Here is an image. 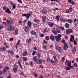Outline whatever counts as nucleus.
<instances>
[{
  "label": "nucleus",
  "instance_id": "1",
  "mask_svg": "<svg viewBox=\"0 0 78 78\" xmlns=\"http://www.w3.org/2000/svg\"><path fill=\"white\" fill-rule=\"evenodd\" d=\"M73 30L67 29L66 31V33L68 34H70V33H73Z\"/></svg>",
  "mask_w": 78,
  "mask_h": 78
},
{
  "label": "nucleus",
  "instance_id": "2",
  "mask_svg": "<svg viewBox=\"0 0 78 78\" xmlns=\"http://www.w3.org/2000/svg\"><path fill=\"white\" fill-rule=\"evenodd\" d=\"M17 65H15L13 68V70L14 72V73H16L17 71Z\"/></svg>",
  "mask_w": 78,
  "mask_h": 78
},
{
  "label": "nucleus",
  "instance_id": "3",
  "mask_svg": "<svg viewBox=\"0 0 78 78\" xmlns=\"http://www.w3.org/2000/svg\"><path fill=\"white\" fill-rule=\"evenodd\" d=\"M6 23L7 25H9V23H13V21L11 19L9 20H6Z\"/></svg>",
  "mask_w": 78,
  "mask_h": 78
},
{
  "label": "nucleus",
  "instance_id": "4",
  "mask_svg": "<svg viewBox=\"0 0 78 78\" xmlns=\"http://www.w3.org/2000/svg\"><path fill=\"white\" fill-rule=\"evenodd\" d=\"M66 62L67 64V66L68 67H71L72 66V63L70 61H68V60H66Z\"/></svg>",
  "mask_w": 78,
  "mask_h": 78
},
{
  "label": "nucleus",
  "instance_id": "5",
  "mask_svg": "<svg viewBox=\"0 0 78 78\" xmlns=\"http://www.w3.org/2000/svg\"><path fill=\"white\" fill-rule=\"evenodd\" d=\"M51 31L55 35H57L58 34V33H57V32L55 31V28H53V29L51 30Z\"/></svg>",
  "mask_w": 78,
  "mask_h": 78
},
{
  "label": "nucleus",
  "instance_id": "6",
  "mask_svg": "<svg viewBox=\"0 0 78 78\" xmlns=\"http://www.w3.org/2000/svg\"><path fill=\"white\" fill-rule=\"evenodd\" d=\"M5 12L7 13H8V14H11V11L8 8H7L6 10H5Z\"/></svg>",
  "mask_w": 78,
  "mask_h": 78
},
{
  "label": "nucleus",
  "instance_id": "7",
  "mask_svg": "<svg viewBox=\"0 0 78 78\" xmlns=\"http://www.w3.org/2000/svg\"><path fill=\"white\" fill-rule=\"evenodd\" d=\"M48 24L50 27H53L54 25V24L52 22H48Z\"/></svg>",
  "mask_w": 78,
  "mask_h": 78
},
{
  "label": "nucleus",
  "instance_id": "8",
  "mask_svg": "<svg viewBox=\"0 0 78 78\" xmlns=\"http://www.w3.org/2000/svg\"><path fill=\"white\" fill-rule=\"evenodd\" d=\"M64 49L65 50H66L67 49V48H68V47H69L68 46V45L66 44V43H64Z\"/></svg>",
  "mask_w": 78,
  "mask_h": 78
},
{
  "label": "nucleus",
  "instance_id": "9",
  "mask_svg": "<svg viewBox=\"0 0 78 78\" xmlns=\"http://www.w3.org/2000/svg\"><path fill=\"white\" fill-rule=\"evenodd\" d=\"M31 33L32 35H34V36H36L37 35L36 32L33 30L31 31Z\"/></svg>",
  "mask_w": 78,
  "mask_h": 78
},
{
  "label": "nucleus",
  "instance_id": "10",
  "mask_svg": "<svg viewBox=\"0 0 78 78\" xmlns=\"http://www.w3.org/2000/svg\"><path fill=\"white\" fill-rule=\"evenodd\" d=\"M55 40L57 42H58V41H61V38L59 37L58 36H55Z\"/></svg>",
  "mask_w": 78,
  "mask_h": 78
},
{
  "label": "nucleus",
  "instance_id": "11",
  "mask_svg": "<svg viewBox=\"0 0 78 78\" xmlns=\"http://www.w3.org/2000/svg\"><path fill=\"white\" fill-rule=\"evenodd\" d=\"M55 49L56 50H57V51H60V50H61V48L58 46H57L55 47Z\"/></svg>",
  "mask_w": 78,
  "mask_h": 78
},
{
  "label": "nucleus",
  "instance_id": "12",
  "mask_svg": "<svg viewBox=\"0 0 78 78\" xmlns=\"http://www.w3.org/2000/svg\"><path fill=\"white\" fill-rule=\"evenodd\" d=\"M12 27L11 24L9 25V27L7 28L8 31H11L12 30Z\"/></svg>",
  "mask_w": 78,
  "mask_h": 78
},
{
  "label": "nucleus",
  "instance_id": "13",
  "mask_svg": "<svg viewBox=\"0 0 78 78\" xmlns=\"http://www.w3.org/2000/svg\"><path fill=\"white\" fill-rule=\"evenodd\" d=\"M27 24L29 27L30 28L31 27V25L32 24V23L31 22H30V21H28L27 22Z\"/></svg>",
  "mask_w": 78,
  "mask_h": 78
},
{
  "label": "nucleus",
  "instance_id": "14",
  "mask_svg": "<svg viewBox=\"0 0 78 78\" xmlns=\"http://www.w3.org/2000/svg\"><path fill=\"white\" fill-rule=\"evenodd\" d=\"M67 21L69 23H72V22H73V20H72V19H69L67 20Z\"/></svg>",
  "mask_w": 78,
  "mask_h": 78
},
{
  "label": "nucleus",
  "instance_id": "15",
  "mask_svg": "<svg viewBox=\"0 0 78 78\" xmlns=\"http://www.w3.org/2000/svg\"><path fill=\"white\" fill-rule=\"evenodd\" d=\"M27 55H28V52L27 51H25L23 53L22 55L23 56H26Z\"/></svg>",
  "mask_w": 78,
  "mask_h": 78
},
{
  "label": "nucleus",
  "instance_id": "16",
  "mask_svg": "<svg viewBox=\"0 0 78 78\" xmlns=\"http://www.w3.org/2000/svg\"><path fill=\"white\" fill-rule=\"evenodd\" d=\"M5 50H6V48L5 47L0 48V51H5Z\"/></svg>",
  "mask_w": 78,
  "mask_h": 78
},
{
  "label": "nucleus",
  "instance_id": "17",
  "mask_svg": "<svg viewBox=\"0 0 78 78\" xmlns=\"http://www.w3.org/2000/svg\"><path fill=\"white\" fill-rule=\"evenodd\" d=\"M71 38L70 39V41L71 42H73L74 40V36L71 35Z\"/></svg>",
  "mask_w": 78,
  "mask_h": 78
},
{
  "label": "nucleus",
  "instance_id": "18",
  "mask_svg": "<svg viewBox=\"0 0 78 78\" xmlns=\"http://www.w3.org/2000/svg\"><path fill=\"white\" fill-rule=\"evenodd\" d=\"M37 61H38V64H42V59H37Z\"/></svg>",
  "mask_w": 78,
  "mask_h": 78
},
{
  "label": "nucleus",
  "instance_id": "19",
  "mask_svg": "<svg viewBox=\"0 0 78 78\" xmlns=\"http://www.w3.org/2000/svg\"><path fill=\"white\" fill-rule=\"evenodd\" d=\"M50 39L52 41H54L55 40V37L53 35H51L50 36Z\"/></svg>",
  "mask_w": 78,
  "mask_h": 78
},
{
  "label": "nucleus",
  "instance_id": "20",
  "mask_svg": "<svg viewBox=\"0 0 78 78\" xmlns=\"http://www.w3.org/2000/svg\"><path fill=\"white\" fill-rule=\"evenodd\" d=\"M8 53H10L11 55H14V52L12 51H8Z\"/></svg>",
  "mask_w": 78,
  "mask_h": 78
},
{
  "label": "nucleus",
  "instance_id": "21",
  "mask_svg": "<svg viewBox=\"0 0 78 78\" xmlns=\"http://www.w3.org/2000/svg\"><path fill=\"white\" fill-rule=\"evenodd\" d=\"M41 12L42 13H43V14H46L47 13V11L44 9L42 10Z\"/></svg>",
  "mask_w": 78,
  "mask_h": 78
},
{
  "label": "nucleus",
  "instance_id": "22",
  "mask_svg": "<svg viewBox=\"0 0 78 78\" xmlns=\"http://www.w3.org/2000/svg\"><path fill=\"white\" fill-rule=\"evenodd\" d=\"M32 40H33V38L31 37H30L29 39V40H28V41H27V42H28V43H30V42H31Z\"/></svg>",
  "mask_w": 78,
  "mask_h": 78
},
{
  "label": "nucleus",
  "instance_id": "23",
  "mask_svg": "<svg viewBox=\"0 0 78 78\" xmlns=\"http://www.w3.org/2000/svg\"><path fill=\"white\" fill-rule=\"evenodd\" d=\"M46 20V16H43V17H42L43 21L44 22H45V21Z\"/></svg>",
  "mask_w": 78,
  "mask_h": 78
},
{
  "label": "nucleus",
  "instance_id": "24",
  "mask_svg": "<svg viewBox=\"0 0 78 78\" xmlns=\"http://www.w3.org/2000/svg\"><path fill=\"white\" fill-rule=\"evenodd\" d=\"M61 20L63 22H66L67 21V20L66 19H64L63 18L61 19Z\"/></svg>",
  "mask_w": 78,
  "mask_h": 78
},
{
  "label": "nucleus",
  "instance_id": "25",
  "mask_svg": "<svg viewBox=\"0 0 78 78\" xmlns=\"http://www.w3.org/2000/svg\"><path fill=\"white\" fill-rule=\"evenodd\" d=\"M65 69L66 70H71V67L70 66H68L66 67Z\"/></svg>",
  "mask_w": 78,
  "mask_h": 78
},
{
  "label": "nucleus",
  "instance_id": "26",
  "mask_svg": "<svg viewBox=\"0 0 78 78\" xmlns=\"http://www.w3.org/2000/svg\"><path fill=\"white\" fill-rule=\"evenodd\" d=\"M18 63L19 64V65L20 66L21 68L22 69H23V68L22 67V66H21V64H20V63H21V61L20 60L18 61Z\"/></svg>",
  "mask_w": 78,
  "mask_h": 78
},
{
  "label": "nucleus",
  "instance_id": "27",
  "mask_svg": "<svg viewBox=\"0 0 78 78\" xmlns=\"http://www.w3.org/2000/svg\"><path fill=\"white\" fill-rule=\"evenodd\" d=\"M76 48H75L72 49V53H75L76 51Z\"/></svg>",
  "mask_w": 78,
  "mask_h": 78
},
{
  "label": "nucleus",
  "instance_id": "28",
  "mask_svg": "<svg viewBox=\"0 0 78 78\" xmlns=\"http://www.w3.org/2000/svg\"><path fill=\"white\" fill-rule=\"evenodd\" d=\"M65 26L66 28H69V24L67 23H66Z\"/></svg>",
  "mask_w": 78,
  "mask_h": 78
},
{
  "label": "nucleus",
  "instance_id": "29",
  "mask_svg": "<svg viewBox=\"0 0 78 78\" xmlns=\"http://www.w3.org/2000/svg\"><path fill=\"white\" fill-rule=\"evenodd\" d=\"M2 23L5 25V26H6L7 27H9V24H6V22H2Z\"/></svg>",
  "mask_w": 78,
  "mask_h": 78
},
{
  "label": "nucleus",
  "instance_id": "30",
  "mask_svg": "<svg viewBox=\"0 0 78 78\" xmlns=\"http://www.w3.org/2000/svg\"><path fill=\"white\" fill-rule=\"evenodd\" d=\"M37 58V57L36 56H34L33 58V60H34V61L36 62H37V59H36Z\"/></svg>",
  "mask_w": 78,
  "mask_h": 78
},
{
  "label": "nucleus",
  "instance_id": "31",
  "mask_svg": "<svg viewBox=\"0 0 78 78\" xmlns=\"http://www.w3.org/2000/svg\"><path fill=\"white\" fill-rule=\"evenodd\" d=\"M28 27L27 26H26L25 28V32H27L28 30Z\"/></svg>",
  "mask_w": 78,
  "mask_h": 78
},
{
  "label": "nucleus",
  "instance_id": "32",
  "mask_svg": "<svg viewBox=\"0 0 78 78\" xmlns=\"http://www.w3.org/2000/svg\"><path fill=\"white\" fill-rule=\"evenodd\" d=\"M4 68L6 70H9V67L7 66H5L4 67Z\"/></svg>",
  "mask_w": 78,
  "mask_h": 78
},
{
  "label": "nucleus",
  "instance_id": "33",
  "mask_svg": "<svg viewBox=\"0 0 78 78\" xmlns=\"http://www.w3.org/2000/svg\"><path fill=\"white\" fill-rule=\"evenodd\" d=\"M68 1L70 3H71L72 5H74L75 4V3H74V2L73 1H72L71 0H68Z\"/></svg>",
  "mask_w": 78,
  "mask_h": 78
},
{
  "label": "nucleus",
  "instance_id": "34",
  "mask_svg": "<svg viewBox=\"0 0 78 78\" xmlns=\"http://www.w3.org/2000/svg\"><path fill=\"white\" fill-rule=\"evenodd\" d=\"M56 18L57 19V21H59V15L56 16H55Z\"/></svg>",
  "mask_w": 78,
  "mask_h": 78
},
{
  "label": "nucleus",
  "instance_id": "35",
  "mask_svg": "<svg viewBox=\"0 0 78 78\" xmlns=\"http://www.w3.org/2000/svg\"><path fill=\"white\" fill-rule=\"evenodd\" d=\"M22 59L24 61H27V58H26V57H23Z\"/></svg>",
  "mask_w": 78,
  "mask_h": 78
},
{
  "label": "nucleus",
  "instance_id": "36",
  "mask_svg": "<svg viewBox=\"0 0 78 78\" xmlns=\"http://www.w3.org/2000/svg\"><path fill=\"white\" fill-rule=\"evenodd\" d=\"M30 14H29V13L26 14V17L27 18H29V17H30Z\"/></svg>",
  "mask_w": 78,
  "mask_h": 78
},
{
  "label": "nucleus",
  "instance_id": "37",
  "mask_svg": "<svg viewBox=\"0 0 78 78\" xmlns=\"http://www.w3.org/2000/svg\"><path fill=\"white\" fill-rule=\"evenodd\" d=\"M27 20H28V19L27 18L25 20L23 21V23H26V22H27Z\"/></svg>",
  "mask_w": 78,
  "mask_h": 78
},
{
  "label": "nucleus",
  "instance_id": "38",
  "mask_svg": "<svg viewBox=\"0 0 78 78\" xmlns=\"http://www.w3.org/2000/svg\"><path fill=\"white\" fill-rule=\"evenodd\" d=\"M45 38L46 39V40L48 41V40H50V37L49 36H47L45 37Z\"/></svg>",
  "mask_w": 78,
  "mask_h": 78
},
{
  "label": "nucleus",
  "instance_id": "39",
  "mask_svg": "<svg viewBox=\"0 0 78 78\" xmlns=\"http://www.w3.org/2000/svg\"><path fill=\"white\" fill-rule=\"evenodd\" d=\"M12 9H15L16 8V4H13L12 6Z\"/></svg>",
  "mask_w": 78,
  "mask_h": 78
},
{
  "label": "nucleus",
  "instance_id": "40",
  "mask_svg": "<svg viewBox=\"0 0 78 78\" xmlns=\"http://www.w3.org/2000/svg\"><path fill=\"white\" fill-rule=\"evenodd\" d=\"M61 61L62 62H64V61H65V58L64 57H63L61 59Z\"/></svg>",
  "mask_w": 78,
  "mask_h": 78
},
{
  "label": "nucleus",
  "instance_id": "41",
  "mask_svg": "<svg viewBox=\"0 0 78 78\" xmlns=\"http://www.w3.org/2000/svg\"><path fill=\"white\" fill-rule=\"evenodd\" d=\"M73 65L75 67H77V66H78V65L76 63H74L73 64Z\"/></svg>",
  "mask_w": 78,
  "mask_h": 78
},
{
  "label": "nucleus",
  "instance_id": "42",
  "mask_svg": "<svg viewBox=\"0 0 78 78\" xmlns=\"http://www.w3.org/2000/svg\"><path fill=\"white\" fill-rule=\"evenodd\" d=\"M30 65L31 66H33V62H30Z\"/></svg>",
  "mask_w": 78,
  "mask_h": 78
},
{
  "label": "nucleus",
  "instance_id": "43",
  "mask_svg": "<svg viewBox=\"0 0 78 78\" xmlns=\"http://www.w3.org/2000/svg\"><path fill=\"white\" fill-rule=\"evenodd\" d=\"M56 31L58 33H59L61 32V30L59 29H56Z\"/></svg>",
  "mask_w": 78,
  "mask_h": 78
},
{
  "label": "nucleus",
  "instance_id": "44",
  "mask_svg": "<svg viewBox=\"0 0 78 78\" xmlns=\"http://www.w3.org/2000/svg\"><path fill=\"white\" fill-rule=\"evenodd\" d=\"M6 71L5 69H3L2 70V73H5V72H6Z\"/></svg>",
  "mask_w": 78,
  "mask_h": 78
},
{
  "label": "nucleus",
  "instance_id": "45",
  "mask_svg": "<svg viewBox=\"0 0 78 78\" xmlns=\"http://www.w3.org/2000/svg\"><path fill=\"white\" fill-rule=\"evenodd\" d=\"M34 22H39V21L38 20H37L36 19H34Z\"/></svg>",
  "mask_w": 78,
  "mask_h": 78
},
{
  "label": "nucleus",
  "instance_id": "46",
  "mask_svg": "<svg viewBox=\"0 0 78 78\" xmlns=\"http://www.w3.org/2000/svg\"><path fill=\"white\" fill-rule=\"evenodd\" d=\"M60 27H59V26L58 25H56V30L59 29L60 28Z\"/></svg>",
  "mask_w": 78,
  "mask_h": 78
},
{
  "label": "nucleus",
  "instance_id": "47",
  "mask_svg": "<svg viewBox=\"0 0 78 78\" xmlns=\"http://www.w3.org/2000/svg\"><path fill=\"white\" fill-rule=\"evenodd\" d=\"M73 42L74 45H77V43H76V40H74L73 41Z\"/></svg>",
  "mask_w": 78,
  "mask_h": 78
},
{
  "label": "nucleus",
  "instance_id": "48",
  "mask_svg": "<svg viewBox=\"0 0 78 78\" xmlns=\"http://www.w3.org/2000/svg\"><path fill=\"white\" fill-rule=\"evenodd\" d=\"M36 53V51H33V52L32 53V55H34Z\"/></svg>",
  "mask_w": 78,
  "mask_h": 78
},
{
  "label": "nucleus",
  "instance_id": "49",
  "mask_svg": "<svg viewBox=\"0 0 78 78\" xmlns=\"http://www.w3.org/2000/svg\"><path fill=\"white\" fill-rule=\"evenodd\" d=\"M47 46H45V45H44L42 47L43 48H44V49L45 48H47Z\"/></svg>",
  "mask_w": 78,
  "mask_h": 78
},
{
  "label": "nucleus",
  "instance_id": "50",
  "mask_svg": "<svg viewBox=\"0 0 78 78\" xmlns=\"http://www.w3.org/2000/svg\"><path fill=\"white\" fill-rule=\"evenodd\" d=\"M13 4H14V2H12V1L10 2V5H13Z\"/></svg>",
  "mask_w": 78,
  "mask_h": 78
},
{
  "label": "nucleus",
  "instance_id": "51",
  "mask_svg": "<svg viewBox=\"0 0 78 78\" xmlns=\"http://www.w3.org/2000/svg\"><path fill=\"white\" fill-rule=\"evenodd\" d=\"M57 37H59V38H61V34H58Z\"/></svg>",
  "mask_w": 78,
  "mask_h": 78
},
{
  "label": "nucleus",
  "instance_id": "52",
  "mask_svg": "<svg viewBox=\"0 0 78 78\" xmlns=\"http://www.w3.org/2000/svg\"><path fill=\"white\" fill-rule=\"evenodd\" d=\"M17 1H18V2H19V3H22V1H21V0H17Z\"/></svg>",
  "mask_w": 78,
  "mask_h": 78
},
{
  "label": "nucleus",
  "instance_id": "53",
  "mask_svg": "<svg viewBox=\"0 0 78 78\" xmlns=\"http://www.w3.org/2000/svg\"><path fill=\"white\" fill-rule=\"evenodd\" d=\"M77 20V19H76V18L74 19L73 20V22H76Z\"/></svg>",
  "mask_w": 78,
  "mask_h": 78
},
{
  "label": "nucleus",
  "instance_id": "54",
  "mask_svg": "<svg viewBox=\"0 0 78 78\" xmlns=\"http://www.w3.org/2000/svg\"><path fill=\"white\" fill-rule=\"evenodd\" d=\"M43 42L44 43V44H47L48 42L47 41H45V40H44L43 41Z\"/></svg>",
  "mask_w": 78,
  "mask_h": 78
},
{
  "label": "nucleus",
  "instance_id": "55",
  "mask_svg": "<svg viewBox=\"0 0 78 78\" xmlns=\"http://www.w3.org/2000/svg\"><path fill=\"white\" fill-rule=\"evenodd\" d=\"M60 29L62 30H64V27H60Z\"/></svg>",
  "mask_w": 78,
  "mask_h": 78
},
{
  "label": "nucleus",
  "instance_id": "56",
  "mask_svg": "<svg viewBox=\"0 0 78 78\" xmlns=\"http://www.w3.org/2000/svg\"><path fill=\"white\" fill-rule=\"evenodd\" d=\"M46 32H47V30H46V29H44L43 31V33H46Z\"/></svg>",
  "mask_w": 78,
  "mask_h": 78
},
{
  "label": "nucleus",
  "instance_id": "57",
  "mask_svg": "<svg viewBox=\"0 0 78 78\" xmlns=\"http://www.w3.org/2000/svg\"><path fill=\"white\" fill-rule=\"evenodd\" d=\"M3 28V26H2V25H0V30H2V29Z\"/></svg>",
  "mask_w": 78,
  "mask_h": 78
},
{
  "label": "nucleus",
  "instance_id": "58",
  "mask_svg": "<svg viewBox=\"0 0 78 78\" xmlns=\"http://www.w3.org/2000/svg\"><path fill=\"white\" fill-rule=\"evenodd\" d=\"M18 23L19 24H21L22 23V21L20 20L18 21Z\"/></svg>",
  "mask_w": 78,
  "mask_h": 78
},
{
  "label": "nucleus",
  "instance_id": "59",
  "mask_svg": "<svg viewBox=\"0 0 78 78\" xmlns=\"http://www.w3.org/2000/svg\"><path fill=\"white\" fill-rule=\"evenodd\" d=\"M69 10L70 12H72V8H69Z\"/></svg>",
  "mask_w": 78,
  "mask_h": 78
},
{
  "label": "nucleus",
  "instance_id": "60",
  "mask_svg": "<svg viewBox=\"0 0 78 78\" xmlns=\"http://www.w3.org/2000/svg\"><path fill=\"white\" fill-rule=\"evenodd\" d=\"M6 9V7L4 6L3 7V10H5Z\"/></svg>",
  "mask_w": 78,
  "mask_h": 78
},
{
  "label": "nucleus",
  "instance_id": "61",
  "mask_svg": "<svg viewBox=\"0 0 78 78\" xmlns=\"http://www.w3.org/2000/svg\"><path fill=\"white\" fill-rule=\"evenodd\" d=\"M66 42V41H65V40H64V39H62V42H63V43H64V42Z\"/></svg>",
  "mask_w": 78,
  "mask_h": 78
},
{
  "label": "nucleus",
  "instance_id": "62",
  "mask_svg": "<svg viewBox=\"0 0 78 78\" xmlns=\"http://www.w3.org/2000/svg\"><path fill=\"white\" fill-rule=\"evenodd\" d=\"M39 78H44V76L42 75H40L39 76Z\"/></svg>",
  "mask_w": 78,
  "mask_h": 78
},
{
  "label": "nucleus",
  "instance_id": "63",
  "mask_svg": "<svg viewBox=\"0 0 78 78\" xmlns=\"http://www.w3.org/2000/svg\"><path fill=\"white\" fill-rule=\"evenodd\" d=\"M53 58L54 59V60H56V56H53Z\"/></svg>",
  "mask_w": 78,
  "mask_h": 78
},
{
  "label": "nucleus",
  "instance_id": "64",
  "mask_svg": "<svg viewBox=\"0 0 78 78\" xmlns=\"http://www.w3.org/2000/svg\"><path fill=\"white\" fill-rule=\"evenodd\" d=\"M26 15V14H22V16H25V17H26V15Z\"/></svg>",
  "mask_w": 78,
  "mask_h": 78
}]
</instances>
